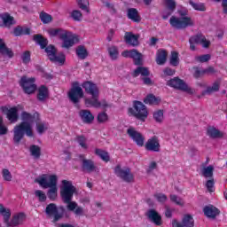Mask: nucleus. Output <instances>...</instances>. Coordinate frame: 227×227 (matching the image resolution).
<instances>
[{
    "label": "nucleus",
    "mask_w": 227,
    "mask_h": 227,
    "mask_svg": "<svg viewBox=\"0 0 227 227\" xmlns=\"http://www.w3.org/2000/svg\"><path fill=\"white\" fill-rule=\"evenodd\" d=\"M168 75H175V70L170 67H167L163 70L162 77H168Z\"/></svg>",
    "instance_id": "nucleus-62"
},
{
    "label": "nucleus",
    "mask_w": 227,
    "mask_h": 227,
    "mask_svg": "<svg viewBox=\"0 0 227 227\" xmlns=\"http://www.w3.org/2000/svg\"><path fill=\"white\" fill-rule=\"evenodd\" d=\"M68 97L71 102L78 104V102L84 97V91L79 82H75L72 84L70 90L68 91Z\"/></svg>",
    "instance_id": "nucleus-13"
},
{
    "label": "nucleus",
    "mask_w": 227,
    "mask_h": 227,
    "mask_svg": "<svg viewBox=\"0 0 227 227\" xmlns=\"http://www.w3.org/2000/svg\"><path fill=\"white\" fill-rule=\"evenodd\" d=\"M153 116L157 123H162L164 121V111L162 110L154 111Z\"/></svg>",
    "instance_id": "nucleus-45"
},
{
    "label": "nucleus",
    "mask_w": 227,
    "mask_h": 227,
    "mask_svg": "<svg viewBox=\"0 0 227 227\" xmlns=\"http://www.w3.org/2000/svg\"><path fill=\"white\" fill-rule=\"evenodd\" d=\"M170 200L172 201V203H175L176 205H178L179 207H184L185 205L184 199H182L175 194L170 195Z\"/></svg>",
    "instance_id": "nucleus-50"
},
{
    "label": "nucleus",
    "mask_w": 227,
    "mask_h": 227,
    "mask_svg": "<svg viewBox=\"0 0 227 227\" xmlns=\"http://www.w3.org/2000/svg\"><path fill=\"white\" fill-rule=\"evenodd\" d=\"M114 173L119 178H121V180L128 184H132V182H134V174H132L130 168L127 167L121 168V166L117 165L114 168Z\"/></svg>",
    "instance_id": "nucleus-14"
},
{
    "label": "nucleus",
    "mask_w": 227,
    "mask_h": 227,
    "mask_svg": "<svg viewBox=\"0 0 227 227\" xmlns=\"http://www.w3.org/2000/svg\"><path fill=\"white\" fill-rule=\"evenodd\" d=\"M43 189H49L51 187H56L58 185V176L44 174L35 179Z\"/></svg>",
    "instance_id": "nucleus-7"
},
{
    "label": "nucleus",
    "mask_w": 227,
    "mask_h": 227,
    "mask_svg": "<svg viewBox=\"0 0 227 227\" xmlns=\"http://www.w3.org/2000/svg\"><path fill=\"white\" fill-rule=\"evenodd\" d=\"M167 85L170 86V88H175V90H180L181 91H185V93H189L192 95L194 93V90H192L184 80L175 77L167 82Z\"/></svg>",
    "instance_id": "nucleus-11"
},
{
    "label": "nucleus",
    "mask_w": 227,
    "mask_h": 227,
    "mask_svg": "<svg viewBox=\"0 0 227 227\" xmlns=\"http://www.w3.org/2000/svg\"><path fill=\"white\" fill-rule=\"evenodd\" d=\"M80 159L82 162V168L84 171H87L88 173H91V171H95V164L90 160L84 159V156L80 155Z\"/></svg>",
    "instance_id": "nucleus-25"
},
{
    "label": "nucleus",
    "mask_w": 227,
    "mask_h": 227,
    "mask_svg": "<svg viewBox=\"0 0 227 227\" xmlns=\"http://www.w3.org/2000/svg\"><path fill=\"white\" fill-rule=\"evenodd\" d=\"M47 196L50 200H51V201H54V200L58 198V185L49 188Z\"/></svg>",
    "instance_id": "nucleus-44"
},
{
    "label": "nucleus",
    "mask_w": 227,
    "mask_h": 227,
    "mask_svg": "<svg viewBox=\"0 0 227 227\" xmlns=\"http://www.w3.org/2000/svg\"><path fill=\"white\" fill-rule=\"evenodd\" d=\"M0 54L6 58H13V51L6 47L4 41L0 39Z\"/></svg>",
    "instance_id": "nucleus-29"
},
{
    "label": "nucleus",
    "mask_w": 227,
    "mask_h": 227,
    "mask_svg": "<svg viewBox=\"0 0 227 227\" xmlns=\"http://www.w3.org/2000/svg\"><path fill=\"white\" fill-rule=\"evenodd\" d=\"M75 186L71 181L62 180L60 185V196L62 200L67 203V208L69 212H74L75 215H84V208L79 207L77 202L72 201L74 194H75Z\"/></svg>",
    "instance_id": "nucleus-2"
},
{
    "label": "nucleus",
    "mask_w": 227,
    "mask_h": 227,
    "mask_svg": "<svg viewBox=\"0 0 227 227\" xmlns=\"http://www.w3.org/2000/svg\"><path fill=\"white\" fill-rule=\"evenodd\" d=\"M202 74H207V75H211L212 74H215V68L209 67L206 69L202 70Z\"/></svg>",
    "instance_id": "nucleus-63"
},
{
    "label": "nucleus",
    "mask_w": 227,
    "mask_h": 227,
    "mask_svg": "<svg viewBox=\"0 0 227 227\" xmlns=\"http://www.w3.org/2000/svg\"><path fill=\"white\" fill-rule=\"evenodd\" d=\"M169 63L172 67H178L180 65V58L178 57V52L172 51L170 58H169Z\"/></svg>",
    "instance_id": "nucleus-38"
},
{
    "label": "nucleus",
    "mask_w": 227,
    "mask_h": 227,
    "mask_svg": "<svg viewBox=\"0 0 227 227\" xmlns=\"http://www.w3.org/2000/svg\"><path fill=\"white\" fill-rule=\"evenodd\" d=\"M45 212L49 217L53 219L54 223H57V221H59V219H63L65 208L63 207L58 208L56 204L51 203L46 207Z\"/></svg>",
    "instance_id": "nucleus-12"
},
{
    "label": "nucleus",
    "mask_w": 227,
    "mask_h": 227,
    "mask_svg": "<svg viewBox=\"0 0 227 227\" xmlns=\"http://www.w3.org/2000/svg\"><path fill=\"white\" fill-rule=\"evenodd\" d=\"M215 181L214 178H211L206 182V188L207 189L208 192H215Z\"/></svg>",
    "instance_id": "nucleus-53"
},
{
    "label": "nucleus",
    "mask_w": 227,
    "mask_h": 227,
    "mask_svg": "<svg viewBox=\"0 0 227 227\" xmlns=\"http://www.w3.org/2000/svg\"><path fill=\"white\" fill-rule=\"evenodd\" d=\"M202 176L205 178H212L214 176V166L209 165L202 168Z\"/></svg>",
    "instance_id": "nucleus-36"
},
{
    "label": "nucleus",
    "mask_w": 227,
    "mask_h": 227,
    "mask_svg": "<svg viewBox=\"0 0 227 227\" xmlns=\"http://www.w3.org/2000/svg\"><path fill=\"white\" fill-rule=\"evenodd\" d=\"M128 113L140 121H145L148 118V108L141 101H134L133 107L129 108Z\"/></svg>",
    "instance_id": "nucleus-6"
},
{
    "label": "nucleus",
    "mask_w": 227,
    "mask_h": 227,
    "mask_svg": "<svg viewBox=\"0 0 227 227\" xmlns=\"http://www.w3.org/2000/svg\"><path fill=\"white\" fill-rule=\"evenodd\" d=\"M180 17L172 16L169 20V24L174 29H185L191 26H194V20L187 15L189 12L187 9L182 7L177 10Z\"/></svg>",
    "instance_id": "nucleus-5"
},
{
    "label": "nucleus",
    "mask_w": 227,
    "mask_h": 227,
    "mask_svg": "<svg viewBox=\"0 0 227 227\" xmlns=\"http://www.w3.org/2000/svg\"><path fill=\"white\" fill-rule=\"evenodd\" d=\"M49 97V88L45 87V85L40 86L37 89V99L39 100V102H45V100H47Z\"/></svg>",
    "instance_id": "nucleus-22"
},
{
    "label": "nucleus",
    "mask_w": 227,
    "mask_h": 227,
    "mask_svg": "<svg viewBox=\"0 0 227 227\" xmlns=\"http://www.w3.org/2000/svg\"><path fill=\"white\" fill-rule=\"evenodd\" d=\"M77 143L83 148V150H88V144H86V137H78Z\"/></svg>",
    "instance_id": "nucleus-59"
},
{
    "label": "nucleus",
    "mask_w": 227,
    "mask_h": 227,
    "mask_svg": "<svg viewBox=\"0 0 227 227\" xmlns=\"http://www.w3.org/2000/svg\"><path fill=\"white\" fill-rule=\"evenodd\" d=\"M123 58H131L134 60L135 65H143V54L133 49L129 51H124L121 52Z\"/></svg>",
    "instance_id": "nucleus-16"
},
{
    "label": "nucleus",
    "mask_w": 227,
    "mask_h": 227,
    "mask_svg": "<svg viewBox=\"0 0 227 227\" xmlns=\"http://www.w3.org/2000/svg\"><path fill=\"white\" fill-rule=\"evenodd\" d=\"M204 215L208 219H215L219 214H221V210L215 207V206L209 205L206 206L203 208Z\"/></svg>",
    "instance_id": "nucleus-19"
},
{
    "label": "nucleus",
    "mask_w": 227,
    "mask_h": 227,
    "mask_svg": "<svg viewBox=\"0 0 227 227\" xmlns=\"http://www.w3.org/2000/svg\"><path fill=\"white\" fill-rule=\"evenodd\" d=\"M36 79L34 77L22 76L20 80V86L27 95H33L36 91Z\"/></svg>",
    "instance_id": "nucleus-8"
},
{
    "label": "nucleus",
    "mask_w": 227,
    "mask_h": 227,
    "mask_svg": "<svg viewBox=\"0 0 227 227\" xmlns=\"http://www.w3.org/2000/svg\"><path fill=\"white\" fill-rule=\"evenodd\" d=\"M209 59H210L209 54L195 57V61H197V63H207V61H209Z\"/></svg>",
    "instance_id": "nucleus-57"
},
{
    "label": "nucleus",
    "mask_w": 227,
    "mask_h": 227,
    "mask_svg": "<svg viewBox=\"0 0 227 227\" xmlns=\"http://www.w3.org/2000/svg\"><path fill=\"white\" fill-rule=\"evenodd\" d=\"M107 52L110 59H112L113 61H116V59H118V57L120 56L118 47L114 45L108 46Z\"/></svg>",
    "instance_id": "nucleus-30"
},
{
    "label": "nucleus",
    "mask_w": 227,
    "mask_h": 227,
    "mask_svg": "<svg viewBox=\"0 0 227 227\" xmlns=\"http://www.w3.org/2000/svg\"><path fill=\"white\" fill-rule=\"evenodd\" d=\"M36 200L40 201L41 203H44V201H47V194H45V192L42 190H35L34 192Z\"/></svg>",
    "instance_id": "nucleus-40"
},
{
    "label": "nucleus",
    "mask_w": 227,
    "mask_h": 227,
    "mask_svg": "<svg viewBox=\"0 0 227 227\" xmlns=\"http://www.w3.org/2000/svg\"><path fill=\"white\" fill-rule=\"evenodd\" d=\"M168 61V51L165 50H158L156 52L157 65H164Z\"/></svg>",
    "instance_id": "nucleus-26"
},
{
    "label": "nucleus",
    "mask_w": 227,
    "mask_h": 227,
    "mask_svg": "<svg viewBox=\"0 0 227 227\" xmlns=\"http://www.w3.org/2000/svg\"><path fill=\"white\" fill-rule=\"evenodd\" d=\"M139 75H142V77H148L150 75V71L147 67H138L133 72V77H137Z\"/></svg>",
    "instance_id": "nucleus-31"
},
{
    "label": "nucleus",
    "mask_w": 227,
    "mask_h": 227,
    "mask_svg": "<svg viewBox=\"0 0 227 227\" xmlns=\"http://www.w3.org/2000/svg\"><path fill=\"white\" fill-rule=\"evenodd\" d=\"M165 6L168 10V13H163V19H168V17L173 13L175 8H176V3L175 0H165Z\"/></svg>",
    "instance_id": "nucleus-27"
},
{
    "label": "nucleus",
    "mask_w": 227,
    "mask_h": 227,
    "mask_svg": "<svg viewBox=\"0 0 227 227\" xmlns=\"http://www.w3.org/2000/svg\"><path fill=\"white\" fill-rule=\"evenodd\" d=\"M124 42L131 47L139 45V35H134L132 32H126L124 35Z\"/></svg>",
    "instance_id": "nucleus-18"
},
{
    "label": "nucleus",
    "mask_w": 227,
    "mask_h": 227,
    "mask_svg": "<svg viewBox=\"0 0 227 227\" xmlns=\"http://www.w3.org/2000/svg\"><path fill=\"white\" fill-rule=\"evenodd\" d=\"M207 136H209V137H213L214 139H215L217 137H223L224 136V133L219 131V129L215 128H208Z\"/></svg>",
    "instance_id": "nucleus-34"
},
{
    "label": "nucleus",
    "mask_w": 227,
    "mask_h": 227,
    "mask_svg": "<svg viewBox=\"0 0 227 227\" xmlns=\"http://www.w3.org/2000/svg\"><path fill=\"white\" fill-rule=\"evenodd\" d=\"M41 153L42 151L40 149V146L38 145L30 146V153L32 157H34V159H40Z\"/></svg>",
    "instance_id": "nucleus-48"
},
{
    "label": "nucleus",
    "mask_w": 227,
    "mask_h": 227,
    "mask_svg": "<svg viewBox=\"0 0 227 227\" xmlns=\"http://www.w3.org/2000/svg\"><path fill=\"white\" fill-rule=\"evenodd\" d=\"M45 52L52 63H56L57 65H65L67 57L63 53L56 54L57 51L53 45L47 46L45 48Z\"/></svg>",
    "instance_id": "nucleus-10"
},
{
    "label": "nucleus",
    "mask_w": 227,
    "mask_h": 227,
    "mask_svg": "<svg viewBox=\"0 0 227 227\" xmlns=\"http://www.w3.org/2000/svg\"><path fill=\"white\" fill-rule=\"evenodd\" d=\"M201 75H205V73H203V70H200L198 68L194 69V73H193V77H195L196 79L201 77Z\"/></svg>",
    "instance_id": "nucleus-64"
},
{
    "label": "nucleus",
    "mask_w": 227,
    "mask_h": 227,
    "mask_svg": "<svg viewBox=\"0 0 227 227\" xmlns=\"http://www.w3.org/2000/svg\"><path fill=\"white\" fill-rule=\"evenodd\" d=\"M40 19L43 24H49V22L52 21V16L51 14H47L45 12H42L40 14Z\"/></svg>",
    "instance_id": "nucleus-55"
},
{
    "label": "nucleus",
    "mask_w": 227,
    "mask_h": 227,
    "mask_svg": "<svg viewBox=\"0 0 227 227\" xmlns=\"http://www.w3.org/2000/svg\"><path fill=\"white\" fill-rule=\"evenodd\" d=\"M160 101V98L155 97L153 94L147 95L144 99L145 104H147L148 106H159Z\"/></svg>",
    "instance_id": "nucleus-28"
},
{
    "label": "nucleus",
    "mask_w": 227,
    "mask_h": 227,
    "mask_svg": "<svg viewBox=\"0 0 227 227\" xmlns=\"http://www.w3.org/2000/svg\"><path fill=\"white\" fill-rule=\"evenodd\" d=\"M71 17L74 20H81L82 19V13H81L80 11L75 10L71 12Z\"/></svg>",
    "instance_id": "nucleus-60"
},
{
    "label": "nucleus",
    "mask_w": 227,
    "mask_h": 227,
    "mask_svg": "<svg viewBox=\"0 0 227 227\" xmlns=\"http://www.w3.org/2000/svg\"><path fill=\"white\" fill-rule=\"evenodd\" d=\"M154 198L159 203H166L168 201V196L164 193H155Z\"/></svg>",
    "instance_id": "nucleus-56"
},
{
    "label": "nucleus",
    "mask_w": 227,
    "mask_h": 227,
    "mask_svg": "<svg viewBox=\"0 0 227 227\" xmlns=\"http://www.w3.org/2000/svg\"><path fill=\"white\" fill-rule=\"evenodd\" d=\"M34 42L40 45L41 49L47 47V39L43 38L42 35H34Z\"/></svg>",
    "instance_id": "nucleus-43"
},
{
    "label": "nucleus",
    "mask_w": 227,
    "mask_h": 227,
    "mask_svg": "<svg viewBox=\"0 0 227 227\" xmlns=\"http://www.w3.org/2000/svg\"><path fill=\"white\" fill-rule=\"evenodd\" d=\"M76 56H78L80 59H86V58H88V50H86L84 46H78L76 48Z\"/></svg>",
    "instance_id": "nucleus-37"
},
{
    "label": "nucleus",
    "mask_w": 227,
    "mask_h": 227,
    "mask_svg": "<svg viewBox=\"0 0 227 227\" xmlns=\"http://www.w3.org/2000/svg\"><path fill=\"white\" fill-rule=\"evenodd\" d=\"M30 30L27 27H16L13 30L15 36H20V35H29Z\"/></svg>",
    "instance_id": "nucleus-42"
},
{
    "label": "nucleus",
    "mask_w": 227,
    "mask_h": 227,
    "mask_svg": "<svg viewBox=\"0 0 227 227\" xmlns=\"http://www.w3.org/2000/svg\"><path fill=\"white\" fill-rule=\"evenodd\" d=\"M128 17L131 20H134V22H139V20H141L139 14L137 13V10L136 9L128 10Z\"/></svg>",
    "instance_id": "nucleus-39"
},
{
    "label": "nucleus",
    "mask_w": 227,
    "mask_h": 227,
    "mask_svg": "<svg viewBox=\"0 0 227 227\" xmlns=\"http://www.w3.org/2000/svg\"><path fill=\"white\" fill-rule=\"evenodd\" d=\"M47 33L51 38L54 36H59L62 40V49H70L74 47L75 43H79V36L70 31H67L63 28H50L47 30Z\"/></svg>",
    "instance_id": "nucleus-4"
},
{
    "label": "nucleus",
    "mask_w": 227,
    "mask_h": 227,
    "mask_svg": "<svg viewBox=\"0 0 227 227\" xmlns=\"http://www.w3.org/2000/svg\"><path fill=\"white\" fill-rule=\"evenodd\" d=\"M8 134V126L4 125L3 117H0V136H6Z\"/></svg>",
    "instance_id": "nucleus-54"
},
{
    "label": "nucleus",
    "mask_w": 227,
    "mask_h": 227,
    "mask_svg": "<svg viewBox=\"0 0 227 227\" xmlns=\"http://www.w3.org/2000/svg\"><path fill=\"white\" fill-rule=\"evenodd\" d=\"M182 225L184 227H194V218L191 215H184L182 219Z\"/></svg>",
    "instance_id": "nucleus-33"
},
{
    "label": "nucleus",
    "mask_w": 227,
    "mask_h": 227,
    "mask_svg": "<svg viewBox=\"0 0 227 227\" xmlns=\"http://www.w3.org/2000/svg\"><path fill=\"white\" fill-rule=\"evenodd\" d=\"M2 178L4 182H12L13 180V176L8 168L2 169Z\"/></svg>",
    "instance_id": "nucleus-47"
},
{
    "label": "nucleus",
    "mask_w": 227,
    "mask_h": 227,
    "mask_svg": "<svg viewBox=\"0 0 227 227\" xmlns=\"http://www.w3.org/2000/svg\"><path fill=\"white\" fill-rule=\"evenodd\" d=\"M145 149L149 152H159L160 150V144L159 143V138L157 137H153L148 139L145 143Z\"/></svg>",
    "instance_id": "nucleus-20"
},
{
    "label": "nucleus",
    "mask_w": 227,
    "mask_h": 227,
    "mask_svg": "<svg viewBox=\"0 0 227 227\" xmlns=\"http://www.w3.org/2000/svg\"><path fill=\"white\" fill-rule=\"evenodd\" d=\"M21 59L23 63H29V61H31V53L29 51H25L21 56Z\"/></svg>",
    "instance_id": "nucleus-61"
},
{
    "label": "nucleus",
    "mask_w": 227,
    "mask_h": 227,
    "mask_svg": "<svg viewBox=\"0 0 227 227\" xmlns=\"http://www.w3.org/2000/svg\"><path fill=\"white\" fill-rule=\"evenodd\" d=\"M146 215L152 223L156 224V226H160L162 224V216H160L156 210L150 209L147 211Z\"/></svg>",
    "instance_id": "nucleus-21"
},
{
    "label": "nucleus",
    "mask_w": 227,
    "mask_h": 227,
    "mask_svg": "<svg viewBox=\"0 0 227 227\" xmlns=\"http://www.w3.org/2000/svg\"><path fill=\"white\" fill-rule=\"evenodd\" d=\"M20 120L21 122L14 126L12 129V141L14 145H20L24 136L35 137V121H40V114L22 111Z\"/></svg>",
    "instance_id": "nucleus-1"
},
{
    "label": "nucleus",
    "mask_w": 227,
    "mask_h": 227,
    "mask_svg": "<svg viewBox=\"0 0 227 227\" xmlns=\"http://www.w3.org/2000/svg\"><path fill=\"white\" fill-rule=\"evenodd\" d=\"M82 88H83L87 95H90L91 97V98H84V103L87 107H107V103L98 101V97H100V89L97 83L87 81L82 84Z\"/></svg>",
    "instance_id": "nucleus-3"
},
{
    "label": "nucleus",
    "mask_w": 227,
    "mask_h": 227,
    "mask_svg": "<svg viewBox=\"0 0 227 227\" xmlns=\"http://www.w3.org/2000/svg\"><path fill=\"white\" fill-rule=\"evenodd\" d=\"M195 45H202L204 48L210 47V41L207 40L204 35H194L190 38V49L196 51Z\"/></svg>",
    "instance_id": "nucleus-15"
},
{
    "label": "nucleus",
    "mask_w": 227,
    "mask_h": 227,
    "mask_svg": "<svg viewBox=\"0 0 227 227\" xmlns=\"http://www.w3.org/2000/svg\"><path fill=\"white\" fill-rule=\"evenodd\" d=\"M26 219V215L24 213H18L13 215L12 220L11 223L7 221V226H19V224H22L24 223V220Z\"/></svg>",
    "instance_id": "nucleus-23"
},
{
    "label": "nucleus",
    "mask_w": 227,
    "mask_h": 227,
    "mask_svg": "<svg viewBox=\"0 0 227 227\" xmlns=\"http://www.w3.org/2000/svg\"><path fill=\"white\" fill-rule=\"evenodd\" d=\"M127 133L137 146H145V137H143L141 133H139L134 128L128 129Z\"/></svg>",
    "instance_id": "nucleus-17"
},
{
    "label": "nucleus",
    "mask_w": 227,
    "mask_h": 227,
    "mask_svg": "<svg viewBox=\"0 0 227 227\" xmlns=\"http://www.w3.org/2000/svg\"><path fill=\"white\" fill-rule=\"evenodd\" d=\"M79 114L83 123H93V120H95V117L90 110H82Z\"/></svg>",
    "instance_id": "nucleus-24"
},
{
    "label": "nucleus",
    "mask_w": 227,
    "mask_h": 227,
    "mask_svg": "<svg viewBox=\"0 0 227 227\" xmlns=\"http://www.w3.org/2000/svg\"><path fill=\"white\" fill-rule=\"evenodd\" d=\"M107 120H109V116L106 114V112H102L98 114V123H106Z\"/></svg>",
    "instance_id": "nucleus-58"
},
{
    "label": "nucleus",
    "mask_w": 227,
    "mask_h": 227,
    "mask_svg": "<svg viewBox=\"0 0 227 227\" xmlns=\"http://www.w3.org/2000/svg\"><path fill=\"white\" fill-rule=\"evenodd\" d=\"M0 215H3L4 223H8L10 216L12 215V212L9 208L4 207L2 204H0Z\"/></svg>",
    "instance_id": "nucleus-35"
},
{
    "label": "nucleus",
    "mask_w": 227,
    "mask_h": 227,
    "mask_svg": "<svg viewBox=\"0 0 227 227\" xmlns=\"http://www.w3.org/2000/svg\"><path fill=\"white\" fill-rule=\"evenodd\" d=\"M78 5L81 10L85 12V13H90V1L89 0H78Z\"/></svg>",
    "instance_id": "nucleus-49"
},
{
    "label": "nucleus",
    "mask_w": 227,
    "mask_h": 227,
    "mask_svg": "<svg viewBox=\"0 0 227 227\" xmlns=\"http://www.w3.org/2000/svg\"><path fill=\"white\" fill-rule=\"evenodd\" d=\"M95 153L96 155H98V157H100V159H102L104 162H109L110 158L109 153H107V152L101 149H96Z\"/></svg>",
    "instance_id": "nucleus-41"
},
{
    "label": "nucleus",
    "mask_w": 227,
    "mask_h": 227,
    "mask_svg": "<svg viewBox=\"0 0 227 227\" xmlns=\"http://www.w3.org/2000/svg\"><path fill=\"white\" fill-rule=\"evenodd\" d=\"M220 87L221 82H215L211 87H207V89L203 92V95H207V93H214L215 91H219Z\"/></svg>",
    "instance_id": "nucleus-46"
},
{
    "label": "nucleus",
    "mask_w": 227,
    "mask_h": 227,
    "mask_svg": "<svg viewBox=\"0 0 227 227\" xmlns=\"http://www.w3.org/2000/svg\"><path fill=\"white\" fill-rule=\"evenodd\" d=\"M191 6L193 8V10H196L197 12H205V4L201 3H195L192 1H190Z\"/></svg>",
    "instance_id": "nucleus-52"
},
{
    "label": "nucleus",
    "mask_w": 227,
    "mask_h": 227,
    "mask_svg": "<svg viewBox=\"0 0 227 227\" xmlns=\"http://www.w3.org/2000/svg\"><path fill=\"white\" fill-rule=\"evenodd\" d=\"M15 24V19L8 12L4 13V26L3 27H10Z\"/></svg>",
    "instance_id": "nucleus-32"
},
{
    "label": "nucleus",
    "mask_w": 227,
    "mask_h": 227,
    "mask_svg": "<svg viewBox=\"0 0 227 227\" xmlns=\"http://www.w3.org/2000/svg\"><path fill=\"white\" fill-rule=\"evenodd\" d=\"M38 134H43L48 129H49V124L45 122H38L35 127Z\"/></svg>",
    "instance_id": "nucleus-51"
},
{
    "label": "nucleus",
    "mask_w": 227,
    "mask_h": 227,
    "mask_svg": "<svg viewBox=\"0 0 227 227\" xmlns=\"http://www.w3.org/2000/svg\"><path fill=\"white\" fill-rule=\"evenodd\" d=\"M1 109L7 120L12 123H17L19 121V112L22 111L23 107L19 105L16 106H2Z\"/></svg>",
    "instance_id": "nucleus-9"
}]
</instances>
